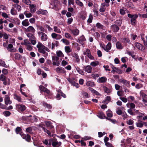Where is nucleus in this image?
Listing matches in <instances>:
<instances>
[{
  "instance_id": "nucleus-13",
  "label": "nucleus",
  "mask_w": 147,
  "mask_h": 147,
  "mask_svg": "<svg viewBox=\"0 0 147 147\" xmlns=\"http://www.w3.org/2000/svg\"><path fill=\"white\" fill-rule=\"evenodd\" d=\"M134 46L135 47H136L138 49L140 50H142L144 49H143V48L144 47L139 42H135L134 44Z\"/></svg>"
},
{
  "instance_id": "nucleus-55",
  "label": "nucleus",
  "mask_w": 147,
  "mask_h": 147,
  "mask_svg": "<svg viewBox=\"0 0 147 147\" xmlns=\"http://www.w3.org/2000/svg\"><path fill=\"white\" fill-rule=\"evenodd\" d=\"M65 51L67 53H69L71 51V49L70 48V47L68 46H66L65 47Z\"/></svg>"
},
{
  "instance_id": "nucleus-5",
  "label": "nucleus",
  "mask_w": 147,
  "mask_h": 147,
  "mask_svg": "<svg viewBox=\"0 0 147 147\" xmlns=\"http://www.w3.org/2000/svg\"><path fill=\"white\" fill-rule=\"evenodd\" d=\"M16 108L18 112H21L24 111L26 109V107L24 105L18 104H16Z\"/></svg>"
},
{
  "instance_id": "nucleus-12",
  "label": "nucleus",
  "mask_w": 147,
  "mask_h": 147,
  "mask_svg": "<svg viewBox=\"0 0 147 147\" xmlns=\"http://www.w3.org/2000/svg\"><path fill=\"white\" fill-rule=\"evenodd\" d=\"M5 104L7 105L8 104H10L11 103V101H10V98L8 95H6L5 96Z\"/></svg>"
},
{
  "instance_id": "nucleus-9",
  "label": "nucleus",
  "mask_w": 147,
  "mask_h": 147,
  "mask_svg": "<svg viewBox=\"0 0 147 147\" xmlns=\"http://www.w3.org/2000/svg\"><path fill=\"white\" fill-rule=\"evenodd\" d=\"M7 50L10 52H16L17 50L14 47H13V45L11 44H9L7 47Z\"/></svg>"
},
{
  "instance_id": "nucleus-37",
  "label": "nucleus",
  "mask_w": 147,
  "mask_h": 147,
  "mask_svg": "<svg viewBox=\"0 0 147 147\" xmlns=\"http://www.w3.org/2000/svg\"><path fill=\"white\" fill-rule=\"evenodd\" d=\"M45 124L46 126L49 127V128H51L53 127V126L52 125V123L50 121H46Z\"/></svg>"
},
{
  "instance_id": "nucleus-23",
  "label": "nucleus",
  "mask_w": 147,
  "mask_h": 147,
  "mask_svg": "<svg viewBox=\"0 0 147 147\" xmlns=\"http://www.w3.org/2000/svg\"><path fill=\"white\" fill-rule=\"evenodd\" d=\"M72 56L73 57L75 58L76 62L78 63H79L80 61V59L78 55L77 54L74 53L72 55Z\"/></svg>"
},
{
  "instance_id": "nucleus-14",
  "label": "nucleus",
  "mask_w": 147,
  "mask_h": 147,
  "mask_svg": "<svg viewBox=\"0 0 147 147\" xmlns=\"http://www.w3.org/2000/svg\"><path fill=\"white\" fill-rule=\"evenodd\" d=\"M30 11L32 13H34L36 11V5L34 4H32L30 5Z\"/></svg>"
},
{
  "instance_id": "nucleus-28",
  "label": "nucleus",
  "mask_w": 147,
  "mask_h": 147,
  "mask_svg": "<svg viewBox=\"0 0 147 147\" xmlns=\"http://www.w3.org/2000/svg\"><path fill=\"white\" fill-rule=\"evenodd\" d=\"M57 56L58 57H64V55L61 51H57L56 52Z\"/></svg>"
},
{
  "instance_id": "nucleus-30",
  "label": "nucleus",
  "mask_w": 147,
  "mask_h": 147,
  "mask_svg": "<svg viewBox=\"0 0 147 147\" xmlns=\"http://www.w3.org/2000/svg\"><path fill=\"white\" fill-rule=\"evenodd\" d=\"M45 94L46 98H53V95L52 92H45Z\"/></svg>"
},
{
  "instance_id": "nucleus-38",
  "label": "nucleus",
  "mask_w": 147,
  "mask_h": 147,
  "mask_svg": "<svg viewBox=\"0 0 147 147\" xmlns=\"http://www.w3.org/2000/svg\"><path fill=\"white\" fill-rule=\"evenodd\" d=\"M116 46L117 48L119 49H121L123 48L121 43L119 42H117L116 43Z\"/></svg>"
},
{
  "instance_id": "nucleus-15",
  "label": "nucleus",
  "mask_w": 147,
  "mask_h": 147,
  "mask_svg": "<svg viewBox=\"0 0 147 147\" xmlns=\"http://www.w3.org/2000/svg\"><path fill=\"white\" fill-rule=\"evenodd\" d=\"M111 28L114 32H117L119 29L118 26L116 24H113L111 25Z\"/></svg>"
},
{
  "instance_id": "nucleus-59",
  "label": "nucleus",
  "mask_w": 147,
  "mask_h": 147,
  "mask_svg": "<svg viewBox=\"0 0 147 147\" xmlns=\"http://www.w3.org/2000/svg\"><path fill=\"white\" fill-rule=\"evenodd\" d=\"M123 40L124 42L125 43H128L129 44H131L130 40L128 38H124Z\"/></svg>"
},
{
  "instance_id": "nucleus-60",
  "label": "nucleus",
  "mask_w": 147,
  "mask_h": 147,
  "mask_svg": "<svg viewBox=\"0 0 147 147\" xmlns=\"http://www.w3.org/2000/svg\"><path fill=\"white\" fill-rule=\"evenodd\" d=\"M111 67L113 69L111 71L112 73H115V72L118 69V68L115 67L113 65H111Z\"/></svg>"
},
{
  "instance_id": "nucleus-22",
  "label": "nucleus",
  "mask_w": 147,
  "mask_h": 147,
  "mask_svg": "<svg viewBox=\"0 0 147 147\" xmlns=\"http://www.w3.org/2000/svg\"><path fill=\"white\" fill-rule=\"evenodd\" d=\"M107 80V78L105 77H102L100 78L98 80V82L100 83H104L106 82Z\"/></svg>"
},
{
  "instance_id": "nucleus-3",
  "label": "nucleus",
  "mask_w": 147,
  "mask_h": 147,
  "mask_svg": "<svg viewBox=\"0 0 147 147\" xmlns=\"http://www.w3.org/2000/svg\"><path fill=\"white\" fill-rule=\"evenodd\" d=\"M127 16L128 17L131 18V24L134 25H135L136 24V19L138 17V16L137 14L132 15L130 14H128Z\"/></svg>"
},
{
  "instance_id": "nucleus-44",
  "label": "nucleus",
  "mask_w": 147,
  "mask_h": 147,
  "mask_svg": "<svg viewBox=\"0 0 147 147\" xmlns=\"http://www.w3.org/2000/svg\"><path fill=\"white\" fill-rule=\"evenodd\" d=\"M99 64V62L98 61L92 62L90 63V65L93 67L96 66Z\"/></svg>"
},
{
  "instance_id": "nucleus-47",
  "label": "nucleus",
  "mask_w": 147,
  "mask_h": 147,
  "mask_svg": "<svg viewBox=\"0 0 147 147\" xmlns=\"http://www.w3.org/2000/svg\"><path fill=\"white\" fill-rule=\"evenodd\" d=\"M61 41H62L63 43H64L66 45H68L69 44V41L68 40H67L66 39H62L61 40Z\"/></svg>"
},
{
  "instance_id": "nucleus-16",
  "label": "nucleus",
  "mask_w": 147,
  "mask_h": 147,
  "mask_svg": "<svg viewBox=\"0 0 147 147\" xmlns=\"http://www.w3.org/2000/svg\"><path fill=\"white\" fill-rule=\"evenodd\" d=\"M55 70L58 73L64 74L65 72V71L64 69L61 67H57L56 69Z\"/></svg>"
},
{
  "instance_id": "nucleus-34",
  "label": "nucleus",
  "mask_w": 147,
  "mask_h": 147,
  "mask_svg": "<svg viewBox=\"0 0 147 147\" xmlns=\"http://www.w3.org/2000/svg\"><path fill=\"white\" fill-rule=\"evenodd\" d=\"M92 68L90 65H87L86 67L85 71L88 73H90L91 72Z\"/></svg>"
},
{
  "instance_id": "nucleus-32",
  "label": "nucleus",
  "mask_w": 147,
  "mask_h": 147,
  "mask_svg": "<svg viewBox=\"0 0 147 147\" xmlns=\"http://www.w3.org/2000/svg\"><path fill=\"white\" fill-rule=\"evenodd\" d=\"M22 25L24 26H27L30 24L28 19H25L22 22Z\"/></svg>"
},
{
  "instance_id": "nucleus-46",
  "label": "nucleus",
  "mask_w": 147,
  "mask_h": 147,
  "mask_svg": "<svg viewBox=\"0 0 147 147\" xmlns=\"http://www.w3.org/2000/svg\"><path fill=\"white\" fill-rule=\"evenodd\" d=\"M42 129L44 130V132H45L47 133L49 136H51V134L50 131L49 130L47 129H46L44 127H42Z\"/></svg>"
},
{
  "instance_id": "nucleus-27",
  "label": "nucleus",
  "mask_w": 147,
  "mask_h": 147,
  "mask_svg": "<svg viewBox=\"0 0 147 147\" xmlns=\"http://www.w3.org/2000/svg\"><path fill=\"white\" fill-rule=\"evenodd\" d=\"M111 98L110 96H107L105 98V100L102 101V103L105 104H107L110 101Z\"/></svg>"
},
{
  "instance_id": "nucleus-61",
  "label": "nucleus",
  "mask_w": 147,
  "mask_h": 147,
  "mask_svg": "<svg viewBox=\"0 0 147 147\" xmlns=\"http://www.w3.org/2000/svg\"><path fill=\"white\" fill-rule=\"evenodd\" d=\"M27 36L30 39H34L35 36H34L30 33H28L27 34Z\"/></svg>"
},
{
  "instance_id": "nucleus-20",
  "label": "nucleus",
  "mask_w": 147,
  "mask_h": 147,
  "mask_svg": "<svg viewBox=\"0 0 147 147\" xmlns=\"http://www.w3.org/2000/svg\"><path fill=\"white\" fill-rule=\"evenodd\" d=\"M98 116L101 119H106V117L105 116V115L104 113L102 112H100L98 113Z\"/></svg>"
},
{
  "instance_id": "nucleus-58",
  "label": "nucleus",
  "mask_w": 147,
  "mask_h": 147,
  "mask_svg": "<svg viewBox=\"0 0 147 147\" xmlns=\"http://www.w3.org/2000/svg\"><path fill=\"white\" fill-rule=\"evenodd\" d=\"M86 84L88 86H94V83L93 82L91 81H88L86 83Z\"/></svg>"
},
{
  "instance_id": "nucleus-56",
  "label": "nucleus",
  "mask_w": 147,
  "mask_h": 147,
  "mask_svg": "<svg viewBox=\"0 0 147 147\" xmlns=\"http://www.w3.org/2000/svg\"><path fill=\"white\" fill-rule=\"evenodd\" d=\"M122 21L121 20H117L115 22V23L116 24L119 26H120L122 24Z\"/></svg>"
},
{
  "instance_id": "nucleus-40",
  "label": "nucleus",
  "mask_w": 147,
  "mask_h": 147,
  "mask_svg": "<svg viewBox=\"0 0 147 147\" xmlns=\"http://www.w3.org/2000/svg\"><path fill=\"white\" fill-rule=\"evenodd\" d=\"M24 14L25 15L26 17L27 18H29L31 17L32 16V14L27 11H25L24 12Z\"/></svg>"
},
{
  "instance_id": "nucleus-35",
  "label": "nucleus",
  "mask_w": 147,
  "mask_h": 147,
  "mask_svg": "<svg viewBox=\"0 0 147 147\" xmlns=\"http://www.w3.org/2000/svg\"><path fill=\"white\" fill-rule=\"evenodd\" d=\"M14 58L16 60H20L22 58V57L18 53H16L14 54Z\"/></svg>"
},
{
  "instance_id": "nucleus-39",
  "label": "nucleus",
  "mask_w": 147,
  "mask_h": 147,
  "mask_svg": "<svg viewBox=\"0 0 147 147\" xmlns=\"http://www.w3.org/2000/svg\"><path fill=\"white\" fill-rule=\"evenodd\" d=\"M54 31L55 32L59 34L61 33V31L60 28L56 26H55L53 27Z\"/></svg>"
},
{
  "instance_id": "nucleus-1",
  "label": "nucleus",
  "mask_w": 147,
  "mask_h": 147,
  "mask_svg": "<svg viewBox=\"0 0 147 147\" xmlns=\"http://www.w3.org/2000/svg\"><path fill=\"white\" fill-rule=\"evenodd\" d=\"M36 47L38 49V51L43 54H45V57L47 56L48 54L47 53H46V51L49 52V49L44 45H42L40 42H38L36 45Z\"/></svg>"
},
{
  "instance_id": "nucleus-50",
  "label": "nucleus",
  "mask_w": 147,
  "mask_h": 147,
  "mask_svg": "<svg viewBox=\"0 0 147 147\" xmlns=\"http://www.w3.org/2000/svg\"><path fill=\"white\" fill-rule=\"evenodd\" d=\"M96 27L99 29H104V26L99 23H97L96 25Z\"/></svg>"
},
{
  "instance_id": "nucleus-4",
  "label": "nucleus",
  "mask_w": 147,
  "mask_h": 147,
  "mask_svg": "<svg viewBox=\"0 0 147 147\" xmlns=\"http://www.w3.org/2000/svg\"><path fill=\"white\" fill-rule=\"evenodd\" d=\"M0 80L3 82V84L5 85H9L10 84V80L7 79L4 75L1 74L0 76Z\"/></svg>"
},
{
  "instance_id": "nucleus-33",
  "label": "nucleus",
  "mask_w": 147,
  "mask_h": 147,
  "mask_svg": "<svg viewBox=\"0 0 147 147\" xmlns=\"http://www.w3.org/2000/svg\"><path fill=\"white\" fill-rule=\"evenodd\" d=\"M22 131V129L19 127H17L15 129V132L17 134H19L20 135V133H23Z\"/></svg>"
},
{
  "instance_id": "nucleus-43",
  "label": "nucleus",
  "mask_w": 147,
  "mask_h": 147,
  "mask_svg": "<svg viewBox=\"0 0 147 147\" xmlns=\"http://www.w3.org/2000/svg\"><path fill=\"white\" fill-rule=\"evenodd\" d=\"M26 131L27 132L30 134H32L33 133L32 128L30 127L26 128Z\"/></svg>"
},
{
  "instance_id": "nucleus-48",
  "label": "nucleus",
  "mask_w": 147,
  "mask_h": 147,
  "mask_svg": "<svg viewBox=\"0 0 147 147\" xmlns=\"http://www.w3.org/2000/svg\"><path fill=\"white\" fill-rule=\"evenodd\" d=\"M76 3L78 5H79L80 7H83V4L79 0H76Z\"/></svg>"
},
{
  "instance_id": "nucleus-8",
  "label": "nucleus",
  "mask_w": 147,
  "mask_h": 147,
  "mask_svg": "<svg viewBox=\"0 0 147 147\" xmlns=\"http://www.w3.org/2000/svg\"><path fill=\"white\" fill-rule=\"evenodd\" d=\"M20 135L23 139H25L26 141L28 142H30L31 140V136L28 134H25L23 133H20Z\"/></svg>"
},
{
  "instance_id": "nucleus-19",
  "label": "nucleus",
  "mask_w": 147,
  "mask_h": 147,
  "mask_svg": "<svg viewBox=\"0 0 147 147\" xmlns=\"http://www.w3.org/2000/svg\"><path fill=\"white\" fill-rule=\"evenodd\" d=\"M111 44L110 42H108L107 45L105 46V50L107 52H108L111 49Z\"/></svg>"
},
{
  "instance_id": "nucleus-54",
  "label": "nucleus",
  "mask_w": 147,
  "mask_h": 147,
  "mask_svg": "<svg viewBox=\"0 0 147 147\" xmlns=\"http://www.w3.org/2000/svg\"><path fill=\"white\" fill-rule=\"evenodd\" d=\"M76 69L77 72L80 74L83 75L84 74V72L80 69L78 67H76Z\"/></svg>"
},
{
  "instance_id": "nucleus-18",
  "label": "nucleus",
  "mask_w": 147,
  "mask_h": 147,
  "mask_svg": "<svg viewBox=\"0 0 147 147\" xmlns=\"http://www.w3.org/2000/svg\"><path fill=\"white\" fill-rule=\"evenodd\" d=\"M86 53L87 57L91 59H93L94 57L91 55L90 53V52L89 49H86Z\"/></svg>"
},
{
  "instance_id": "nucleus-6",
  "label": "nucleus",
  "mask_w": 147,
  "mask_h": 147,
  "mask_svg": "<svg viewBox=\"0 0 147 147\" xmlns=\"http://www.w3.org/2000/svg\"><path fill=\"white\" fill-rule=\"evenodd\" d=\"M38 34L39 38L42 41H46L47 40L48 37L47 35L43 32L39 31L38 32Z\"/></svg>"
},
{
  "instance_id": "nucleus-25",
  "label": "nucleus",
  "mask_w": 147,
  "mask_h": 147,
  "mask_svg": "<svg viewBox=\"0 0 147 147\" xmlns=\"http://www.w3.org/2000/svg\"><path fill=\"white\" fill-rule=\"evenodd\" d=\"M71 31L74 36H76L79 34V31L77 29L75 28Z\"/></svg>"
},
{
  "instance_id": "nucleus-51",
  "label": "nucleus",
  "mask_w": 147,
  "mask_h": 147,
  "mask_svg": "<svg viewBox=\"0 0 147 147\" xmlns=\"http://www.w3.org/2000/svg\"><path fill=\"white\" fill-rule=\"evenodd\" d=\"M37 27L38 29L41 31L40 32H45V30L44 28L42 26L40 25L37 26Z\"/></svg>"
},
{
  "instance_id": "nucleus-42",
  "label": "nucleus",
  "mask_w": 147,
  "mask_h": 147,
  "mask_svg": "<svg viewBox=\"0 0 147 147\" xmlns=\"http://www.w3.org/2000/svg\"><path fill=\"white\" fill-rule=\"evenodd\" d=\"M137 36L134 34H130L131 39L133 40H135L137 38Z\"/></svg>"
},
{
  "instance_id": "nucleus-63",
  "label": "nucleus",
  "mask_w": 147,
  "mask_h": 147,
  "mask_svg": "<svg viewBox=\"0 0 147 147\" xmlns=\"http://www.w3.org/2000/svg\"><path fill=\"white\" fill-rule=\"evenodd\" d=\"M127 106L129 105L131 109H133L135 107V105L133 103H128L127 104Z\"/></svg>"
},
{
  "instance_id": "nucleus-11",
  "label": "nucleus",
  "mask_w": 147,
  "mask_h": 147,
  "mask_svg": "<svg viewBox=\"0 0 147 147\" xmlns=\"http://www.w3.org/2000/svg\"><path fill=\"white\" fill-rule=\"evenodd\" d=\"M106 7V3H102L100 8L99 9L100 11L101 12H104L105 11Z\"/></svg>"
},
{
  "instance_id": "nucleus-21",
  "label": "nucleus",
  "mask_w": 147,
  "mask_h": 147,
  "mask_svg": "<svg viewBox=\"0 0 147 147\" xmlns=\"http://www.w3.org/2000/svg\"><path fill=\"white\" fill-rule=\"evenodd\" d=\"M26 31L27 32H29L32 33H34L35 31V30L33 26H30L27 28V29H26Z\"/></svg>"
},
{
  "instance_id": "nucleus-10",
  "label": "nucleus",
  "mask_w": 147,
  "mask_h": 147,
  "mask_svg": "<svg viewBox=\"0 0 147 147\" xmlns=\"http://www.w3.org/2000/svg\"><path fill=\"white\" fill-rule=\"evenodd\" d=\"M51 36L52 38L56 40H59L62 38L61 35L56 34L55 33H53L51 34Z\"/></svg>"
},
{
  "instance_id": "nucleus-57",
  "label": "nucleus",
  "mask_w": 147,
  "mask_h": 147,
  "mask_svg": "<svg viewBox=\"0 0 147 147\" xmlns=\"http://www.w3.org/2000/svg\"><path fill=\"white\" fill-rule=\"evenodd\" d=\"M65 36L67 38L73 39V38L71 36V35L68 33L66 32L65 33Z\"/></svg>"
},
{
  "instance_id": "nucleus-36",
  "label": "nucleus",
  "mask_w": 147,
  "mask_h": 147,
  "mask_svg": "<svg viewBox=\"0 0 147 147\" xmlns=\"http://www.w3.org/2000/svg\"><path fill=\"white\" fill-rule=\"evenodd\" d=\"M39 89L42 92H48L49 90L42 86H40L39 87Z\"/></svg>"
},
{
  "instance_id": "nucleus-49",
  "label": "nucleus",
  "mask_w": 147,
  "mask_h": 147,
  "mask_svg": "<svg viewBox=\"0 0 147 147\" xmlns=\"http://www.w3.org/2000/svg\"><path fill=\"white\" fill-rule=\"evenodd\" d=\"M22 2L27 5H31V2L30 0H22Z\"/></svg>"
},
{
  "instance_id": "nucleus-52",
  "label": "nucleus",
  "mask_w": 147,
  "mask_h": 147,
  "mask_svg": "<svg viewBox=\"0 0 147 147\" xmlns=\"http://www.w3.org/2000/svg\"><path fill=\"white\" fill-rule=\"evenodd\" d=\"M3 114L6 117L9 116L11 114V112L7 111H5L3 112Z\"/></svg>"
},
{
  "instance_id": "nucleus-53",
  "label": "nucleus",
  "mask_w": 147,
  "mask_h": 147,
  "mask_svg": "<svg viewBox=\"0 0 147 147\" xmlns=\"http://www.w3.org/2000/svg\"><path fill=\"white\" fill-rule=\"evenodd\" d=\"M106 119L109 120L114 124L117 123V122L115 119H112L110 118H109L108 117H106Z\"/></svg>"
},
{
  "instance_id": "nucleus-29",
  "label": "nucleus",
  "mask_w": 147,
  "mask_h": 147,
  "mask_svg": "<svg viewBox=\"0 0 147 147\" xmlns=\"http://www.w3.org/2000/svg\"><path fill=\"white\" fill-rule=\"evenodd\" d=\"M13 98L14 99L18 101L19 102H21L22 101V99L21 97L16 94H13Z\"/></svg>"
},
{
  "instance_id": "nucleus-31",
  "label": "nucleus",
  "mask_w": 147,
  "mask_h": 147,
  "mask_svg": "<svg viewBox=\"0 0 147 147\" xmlns=\"http://www.w3.org/2000/svg\"><path fill=\"white\" fill-rule=\"evenodd\" d=\"M119 81L120 82L122 83L123 84L126 85L129 84L130 83L129 82H128L127 80L123 78L119 79Z\"/></svg>"
},
{
  "instance_id": "nucleus-41",
  "label": "nucleus",
  "mask_w": 147,
  "mask_h": 147,
  "mask_svg": "<svg viewBox=\"0 0 147 147\" xmlns=\"http://www.w3.org/2000/svg\"><path fill=\"white\" fill-rule=\"evenodd\" d=\"M106 114L108 118H111L112 117L113 115L112 112L111 111H107L106 112Z\"/></svg>"
},
{
  "instance_id": "nucleus-62",
  "label": "nucleus",
  "mask_w": 147,
  "mask_h": 147,
  "mask_svg": "<svg viewBox=\"0 0 147 147\" xmlns=\"http://www.w3.org/2000/svg\"><path fill=\"white\" fill-rule=\"evenodd\" d=\"M125 9L124 7H122L120 9V13L122 15H124L125 14Z\"/></svg>"
},
{
  "instance_id": "nucleus-24",
  "label": "nucleus",
  "mask_w": 147,
  "mask_h": 147,
  "mask_svg": "<svg viewBox=\"0 0 147 147\" xmlns=\"http://www.w3.org/2000/svg\"><path fill=\"white\" fill-rule=\"evenodd\" d=\"M86 41V39L84 36L83 35L80 36L78 38V42L81 43V44H83L82 42H84Z\"/></svg>"
},
{
  "instance_id": "nucleus-2",
  "label": "nucleus",
  "mask_w": 147,
  "mask_h": 147,
  "mask_svg": "<svg viewBox=\"0 0 147 147\" xmlns=\"http://www.w3.org/2000/svg\"><path fill=\"white\" fill-rule=\"evenodd\" d=\"M24 42L21 43L22 45L25 46L26 48L29 51H31L33 49L31 45V43L27 39L24 40Z\"/></svg>"
},
{
  "instance_id": "nucleus-7",
  "label": "nucleus",
  "mask_w": 147,
  "mask_h": 147,
  "mask_svg": "<svg viewBox=\"0 0 147 147\" xmlns=\"http://www.w3.org/2000/svg\"><path fill=\"white\" fill-rule=\"evenodd\" d=\"M52 59L53 61V65H56L58 66L59 65L60 62L58 61L59 58L57 56H52Z\"/></svg>"
},
{
  "instance_id": "nucleus-17",
  "label": "nucleus",
  "mask_w": 147,
  "mask_h": 147,
  "mask_svg": "<svg viewBox=\"0 0 147 147\" xmlns=\"http://www.w3.org/2000/svg\"><path fill=\"white\" fill-rule=\"evenodd\" d=\"M47 13V11L43 9H39L36 12V13L38 15L40 14L46 15Z\"/></svg>"
},
{
  "instance_id": "nucleus-64",
  "label": "nucleus",
  "mask_w": 147,
  "mask_h": 147,
  "mask_svg": "<svg viewBox=\"0 0 147 147\" xmlns=\"http://www.w3.org/2000/svg\"><path fill=\"white\" fill-rule=\"evenodd\" d=\"M11 13L12 15H16L17 14L16 11L15 10L14 8H12L11 9Z\"/></svg>"
},
{
  "instance_id": "nucleus-26",
  "label": "nucleus",
  "mask_w": 147,
  "mask_h": 147,
  "mask_svg": "<svg viewBox=\"0 0 147 147\" xmlns=\"http://www.w3.org/2000/svg\"><path fill=\"white\" fill-rule=\"evenodd\" d=\"M61 144V143H59L57 141L53 142L52 145L53 147H59Z\"/></svg>"
},
{
  "instance_id": "nucleus-45",
  "label": "nucleus",
  "mask_w": 147,
  "mask_h": 147,
  "mask_svg": "<svg viewBox=\"0 0 147 147\" xmlns=\"http://www.w3.org/2000/svg\"><path fill=\"white\" fill-rule=\"evenodd\" d=\"M43 105L44 106L46 107L47 108L49 109H51L52 108V107L51 105H50V104H48L47 103H43Z\"/></svg>"
}]
</instances>
